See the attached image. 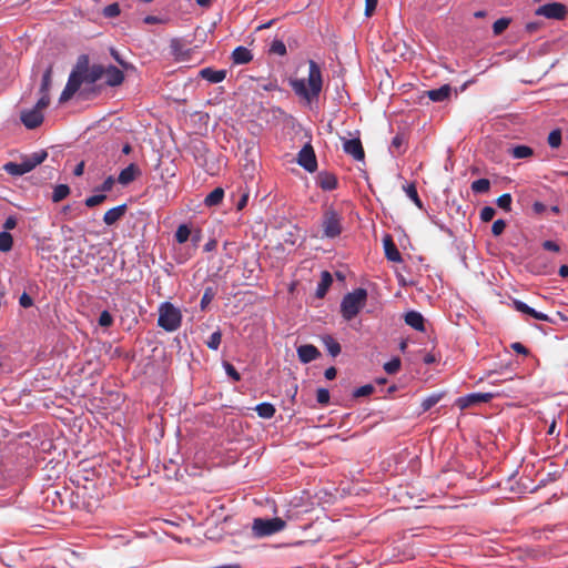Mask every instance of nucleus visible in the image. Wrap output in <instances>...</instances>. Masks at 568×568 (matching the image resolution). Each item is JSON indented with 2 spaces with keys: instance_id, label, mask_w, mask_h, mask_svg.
I'll list each match as a JSON object with an SVG mask.
<instances>
[{
  "instance_id": "obj_1",
  "label": "nucleus",
  "mask_w": 568,
  "mask_h": 568,
  "mask_svg": "<svg viewBox=\"0 0 568 568\" xmlns=\"http://www.w3.org/2000/svg\"><path fill=\"white\" fill-rule=\"evenodd\" d=\"M293 91L307 102L317 99L323 88L321 67L314 61H308L307 79H295L291 81Z\"/></svg>"
},
{
  "instance_id": "obj_2",
  "label": "nucleus",
  "mask_w": 568,
  "mask_h": 568,
  "mask_svg": "<svg viewBox=\"0 0 568 568\" xmlns=\"http://www.w3.org/2000/svg\"><path fill=\"white\" fill-rule=\"evenodd\" d=\"M367 291L363 287L355 288L353 292L344 295L341 302V314L345 321L355 318L362 308L366 305Z\"/></svg>"
},
{
  "instance_id": "obj_3",
  "label": "nucleus",
  "mask_w": 568,
  "mask_h": 568,
  "mask_svg": "<svg viewBox=\"0 0 568 568\" xmlns=\"http://www.w3.org/2000/svg\"><path fill=\"white\" fill-rule=\"evenodd\" d=\"M48 156L47 151L34 152L33 154L22 159L20 163L8 162L3 165V170L14 176L23 175L32 171L37 165L41 164Z\"/></svg>"
},
{
  "instance_id": "obj_4",
  "label": "nucleus",
  "mask_w": 568,
  "mask_h": 568,
  "mask_svg": "<svg viewBox=\"0 0 568 568\" xmlns=\"http://www.w3.org/2000/svg\"><path fill=\"white\" fill-rule=\"evenodd\" d=\"M182 323L181 311L170 302H164L159 307L158 325L166 332L176 331Z\"/></svg>"
},
{
  "instance_id": "obj_5",
  "label": "nucleus",
  "mask_w": 568,
  "mask_h": 568,
  "mask_svg": "<svg viewBox=\"0 0 568 568\" xmlns=\"http://www.w3.org/2000/svg\"><path fill=\"white\" fill-rule=\"evenodd\" d=\"M342 220V215L335 209L327 207L321 219V237L335 239L339 236L343 231Z\"/></svg>"
},
{
  "instance_id": "obj_6",
  "label": "nucleus",
  "mask_w": 568,
  "mask_h": 568,
  "mask_svg": "<svg viewBox=\"0 0 568 568\" xmlns=\"http://www.w3.org/2000/svg\"><path fill=\"white\" fill-rule=\"evenodd\" d=\"M286 527L285 520L280 517L266 519L255 518L252 524L253 535L257 538L272 536L282 531Z\"/></svg>"
},
{
  "instance_id": "obj_7",
  "label": "nucleus",
  "mask_w": 568,
  "mask_h": 568,
  "mask_svg": "<svg viewBox=\"0 0 568 568\" xmlns=\"http://www.w3.org/2000/svg\"><path fill=\"white\" fill-rule=\"evenodd\" d=\"M88 57L81 55L78 61L77 69L81 71L84 82L94 83L104 75V67L102 64H92L91 67H88Z\"/></svg>"
},
{
  "instance_id": "obj_8",
  "label": "nucleus",
  "mask_w": 568,
  "mask_h": 568,
  "mask_svg": "<svg viewBox=\"0 0 568 568\" xmlns=\"http://www.w3.org/2000/svg\"><path fill=\"white\" fill-rule=\"evenodd\" d=\"M82 82H84V81H83L81 71H79L78 69L72 71L71 74L69 75L68 82L59 98V102L60 103L68 102L75 94V92L80 89Z\"/></svg>"
},
{
  "instance_id": "obj_9",
  "label": "nucleus",
  "mask_w": 568,
  "mask_h": 568,
  "mask_svg": "<svg viewBox=\"0 0 568 568\" xmlns=\"http://www.w3.org/2000/svg\"><path fill=\"white\" fill-rule=\"evenodd\" d=\"M297 163L306 171L313 173L317 169V160L313 146L307 143L297 154Z\"/></svg>"
},
{
  "instance_id": "obj_10",
  "label": "nucleus",
  "mask_w": 568,
  "mask_h": 568,
  "mask_svg": "<svg viewBox=\"0 0 568 568\" xmlns=\"http://www.w3.org/2000/svg\"><path fill=\"white\" fill-rule=\"evenodd\" d=\"M494 395L491 393H473L468 394L466 396L459 397L456 400V405L460 409H466L470 406L480 404V403H488L493 399Z\"/></svg>"
},
{
  "instance_id": "obj_11",
  "label": "nucleus",
  "mask_w": 568,
  "mask_h": 568,
  "mask_svg": "<svg viewBox=\"0 0 568 568\" xmlns=\"http://www.w3.org/2000/svg\"><path fill=\"white\" fill-rule=\"evenodd\" d=\"M536 14L544 16L548 19H562L566 14V7L559 2H551L540 6L536 10Z\"/></svg>"
},
{
  "instance_id": "obj_12",
  "label": "nucleus",
  "mask_w": 568,
  "mask_h": 568,
  "mask_svg": "<svg viewBox=\"0 0 568 568\" xmlns=\"http://www.w3.org/2000/svg\"><path fill=\"white\" fill-rule=\"evenodd\" d=\"M20 120L27 129L33 130L42 124L43 114L38 109L32 108L23 110L20 114Z\"/></svg>"
},
{
  "instance_id": "obj_13",
  "label": "nucleus",
  "mask_w": 568,
  "mask_h": 568,
  "mask_svg": "<svg viewBox=\"0 0 568 568\" xmlns=\"http://www.w3.org/2000/svg\"><path fill=\"white\" fill-rule=\"evenodd\" d=\"M343 150L356 161H364L365 159V151L358 138L351 140L344 139Z\"/></svg>"
},
{
  "instance_id": "obj_14",
  "label": "nucleus",
  "mask_w": 568,
  "mask_h": 568,
  "mask_svg": "<svg viewBox=\"0 0 568 568\" xmlns=\"http://www.w3.org/2000/svg\"><path fill=\"white\" fill-rule=\"evenodd\" d=\"M105 84L109 87H119L124 81V73L114 65L104 67Z\"/></svg>"
},
{
  "instance_id": "obj_15",
  "label": "nucleus",
  "mask_w": 568,
  "mask_h": 568,
  "mask_svg": "<svg viewBox=\"0 0 568 568\" xmlns=\"http://www.w3.org/2000/svg\"><path fill=\"white\" fill-rule=\"evenodd\" d=\"M298 359L304 363H311L321 356L320 351L312 344L301 345L297 348Z\"/></svg>"
},
{
  "instance_id": "obj_16",
  "label": "nucleus",
  "mask_w": 568,
  "mask_h": 568,
  "mask_svg": "<svg viewBox=\"0 0 568 568\" xmlns=\"http://www.w3.org/2000/svg\"><path fill=\"white\" fill-rule=\"evenodd\" d=\"M385 256L388 261L400 263L403 261L402 255L394 243L390 235H386L383 240Z\"/></svg>"
},
{
  "instance_id": "obj_17",
  "label": "nucleus",
  "mask_w": 568,
  "mask_h": 568,
  "mask_svg": "<svg viewBox=\"0 0 568 568\" xmlns=\"http://www.w3.org/2000/svg\"><path fill=\"white\" fill-rule=\"evenodd\" d=\"M128 206L126 204H121L115 207L108 210L103 215V222L106 225H113L118 221H120L126 213Z\"/></svg>"
},
{
  "instance_id": "obj_18",
  "label": "nucleus",
  "mask_w": 568,
  "mask_h": 568,
  "mask_svg": "<svg viewBox=\"0 0 568 568\" xmlns=\"http://www.w3.org/2000/svg\"><path fill=\"white\" fill-rule=\"evenodd\" d=\"M514 307L516 311L520 312V313H524V314H527V315H530L531 317L536 318V320H539V321H544V322H550V318L547 314H544L541 312H537L536 310H534L532 307L528 306L526 303L521 302V301H518V300H515L514 301Z\"/></svg>"
},
{
  "instance_id": "obj_19",
  "label": "nucleus",
  "mask_w": 568,
  "mask_h": 568,
  "mask_svg": "<svg viewBox=\"0 0 568 568\" xmlns=\"http://www.w3.org/2000/svg\"><path fill=\"white\" fill-rule=\"evenodd\" d=\"M405 323L418 332H425V320L419 312L409 311L404 316Z\"/></svg>"
},
{
  "instance_id": "obj_20",
  "label": "nucleus",
  "mask_w": 568,
  "mask_h": 568,
  "mask_svg": "<svg viewBox=\"0 0 568 568\" xmlns=\"http://www.w3.org/2000/svg\"><path fill=\"white\" fill-rule=\"evenodd\" d=\"M253 60V54L247 48L240 45L232 52V61L234 64H246Z\"/></svg>"
},
{
  "instance_id": "obj_21",
  "label": "nucleus",
  "mask_w": 568,
  "mask_h": 568,
  "mask_svg": "<svg viewBox=\"0 0 568 568\" xmlns=\"http://www.w3.org/2000/svg\"><path fill=\"white\" fill-rule=\"evenodd\" d=\"M317 184L324 191H333L337 187V179L328 172H321L317 175Z\"/></svg>"
},
{
  "instance_id": "obj_22",
  "label": "nucleus",
  "mask_w": 568,
  "mask_h": 568,
  "mask_svg": "<svg viewBox=\"0 0 568 568\" xmlns=\"http://www.w3.org/2000/svg\"><path fill=\"white\" fill-rule=\"evenodd\" d=\"M200 77L211 83H220L226 77V70H214L212 68H204L200 71Z\"/></svg>"
},
{
  "instance_id": "obj_23",
  "label": "nucleus",
  "mask_w": 568,
  "mask_h": 568,
  "mask_svg": "<svg viewBox=\"0 0 568 568\" xmlns=\"http://www.w3.org/2000/svg\"><path fill=\"white\" fill-rule=\"evenodd\" d=\"M138 174L139 168L134 163H131L120 172L118 176V182L122 185H126L134 181Z\"/></svg>"
},
{
  "instance_id": "obj_24",
  "label": "nucleus",
  "mask_w": 568,
  "mask_h": 568,
  "mask_svg": "<svg viewBox=\"0 0 568 568\" xmlns=\"http://www.w3.org/2000/svg\"><path fill=\"white\" fill-rule=\"evenodd\" d=\"M452 94V87L444 84L438 89L427 91V97L434 102H443L447 100Z\"/></svg>"
},
{
  "instance_id": "obj_25",
  "label": "nucleus",
  "mask_w": 568,
  "mask_h": 568,
  "mask_svg": "<svg viewBox=\"0 0 568 568\" xmlns=\"http://www.w3.org/2000/svg\"><path fill=\"white\" fill-rule=\"evenodd\" d=\"M332 283H333V277H332L331 273L327 271H323L321 274V281L317 284L316 297L323 298L326 295Z\"/></svg>"
},
{
  "instance_id": "obj_26",
  "label": "nucleus",
  "mask_w": 568,
  "mask_h": 568,
  "mask_svg": "<svg viewBox=\"0 0 568 568\" xmlns=\"http://www.w3.org/2000/svg\"><path fill=\"white\" fill-rule=\"evenodd\" d=\"M322 342L331 356L336 357L341 353L342 348L339 343L331 335H324Z\"/></svg>"
},
{
  "instance_id": "obj_27",
  "label": "nucleus",
  "mask_w": 568,
  "mask_h": 568,
  "mask_svg": "<svg viewBox=\"0 0 568 568\" xmlns=\"http://www.w3.org/2000/svg\"><path fill=\"white\" fill-rule=\"evenodd\" d=\"M407 141L403 133L396 134L390 143V150L393 153H396L397 155H400L405 152V145Z\"/></svg>"
},
{
  "instance_id": "obj_28",
  "label": "nucleus",
  "mask_w": 568,
  "mask_h": 568,
  "mask_svg": "<svg viewBox=\"0 0 568 568\" xmlns=\"http://www.w3.org/2000/svg\"><path fill=\"white\" fill-rule=\"evenodd\" d=\"M255 412L260 417L270 419L274 417L276 409L271 403H261L255 407Z\"/></svg>"
},
{
  "instance_id": "obj_29",
  "label": "nucleus",
  "mask_w": 568,
  "mask_h": 568,
  "mask_svg": "<svg viewBox=\"0 0 568 568\" xmlns=\"http://www.w3.org/2000/svg\"><path fill=\"white\" fill-rule=\"evenodd\" d=\"M223 197H224L223 189L216 187L206 195L204 202L207 206H214V205L220 204L222 202Z\"/></svg>"
},
{
  "instance_id": "obj_30",
  "label": "nucleus",
  "mask_w": 568,
  "mask_h": 568,
  "mask_svg": "<svg viewBox=\"0 0 568 568\" xmlns=\"http://www.w3.org/2000/svg\"><path fill=\"white\" fill-rule=\"evenodd\" d=\"M52 72H53V67L50 64L42 75L40 93L49 94L51 84H52Z\"/></svg>"
},
{
  "instance_id": "obj_31",
  "label": "nucleus",
  "mask_w": 568,
  "mask_h": 568,
  "mask_svg": "<svg viewBox=\"0 0 568 568\" xmlns=\"http://www.w3.org/2000/svg\"><path fill=\"white\" fill-rule=\"evenodd\" d=\"M70 194V187L67 184H58L53 189L52 201L54 203L61 202Z\"/></svg>"
},
{
  "instance_id": "obj_32",
  "label": "nucleus",
  "mask_w": 568,
  "mask_h": 568,
  "mask_svg": "<svg viewBox=\"0 0 568 568\" xmlns=\"http://www.w3.org/2000/svg\"><path fill=\"white\" fill-rule=\"evenodd\" d=\"M403 189H404L405 193L407 194V196L416 204V206L418 209H422L423 203L419 199L415 183H409L407 185H404Z\"/></svg>"
},
{
  "instance_id": "obj_33",
  "label": "nucleus",
  "mask_w": 568,
  "mask_h": 568,
  "mask_svg": "<svg viewBox=\"0 0 568 568\" xmlns=\"http://www.w3.org/2000/svg\"><path fill=\"white\" fill-rule=\"evenodd\" d=\"M474 193H487L490 189V181L488 179H478L470 185Z\"/></svg>"
},
{
  "instance_id": "obj_34",
  "label": "nucleus",
  "mask_w": 568,
  "mask_h": 568,
  "mask_svg": "<svg viewBox=\"0 0 568 568\" xmlns=\"http://www.w3.org/2000/svg\"><path fill=\"white\" fill-rule=\"evenodd\" d=\"M534 153L532 149L527 145H517L511 149V155L515 159H526L531 156Z\"/></svg>"
},
{
  "instance_id": "obj_35",
  "label": "nucleus",
  "mask_w": 568,
  "mask_h": 568,
  "mask_svg": "<svg viewBox=\"0 0 568 568\" xmlns=\"http://www.w3.org/2000/svg\"><path fill=\"white\" fill-rule=\"evenodd\" d=\"M13 245V237L9 232L0 233V252H9Z\"/></svg>"
},
{
  "instance_id": "obj_36",
  "label": "nucleus",
  "mask_w": 568,
  "mask_h": 568,
  "mask_svg": "<svg viewBox=\"0 0 568 568\" xmlns=\"http://www.w3.org/2000/svg\"><path fill=\"white\" fill-rule=\"evenodd\" d=\"M191 235V230L186 224H181L175 232V240L178 243H185Z\"/></svg>"
},
{
  "instance_id": "obj_37",
  "label": "nucleus",
  "mask_w": 568,
  "mask_h": 568,
  "mask_svg": "<svg viewBox=\"0 0 568 568\" xmlns=\"http://www.w3.org/2000/svg\"><path fill=\"white\" fill-rule=\"evenodd\" d=\"M221 341H222V333L220 329H217L211 334V336L206 341V346L210 349L216 351L221 345Z\"/></svg>"
},
{
  "instance_id": "obj_38",
  "label": "nucleus",
  "mask_w": 568,
  "mask_h": 568,
  "mask_svg": "<svg viewBox=\"0 0 568 568\" xmlns=\"http://www.w3.org/2000/svg\"><path fill=\"white\" fill-rule=\"evenodd\" d=\"M215 296V290L211 286L206 287L203 292L202 298H201V310H205L207 305L213 301Z\"/></svg>"
},
{
  "instance_id": "obj_39",
  "label": "nucleus",
  "mask_w": 568,
  "mask_h": 568,
  "mask_svg": "<svg viewBox=\"0 0 568 568\" xmlns=\"http://www.w3.org/2000/svg\"><path fill=\"white\" fill-rule=\"evenodd\" d=\"M511 202L513 197L509 193L501 194L496 201L498 207L505 210L506 212L511 211Z\"/></svg>"
},
{
  "instance_id": "obj_40",
  "label": "nucleus",
  "mask_w": 568,
  "mask_h": 568,
  "mask_svg": "<svg viewBox=\"0 0 568 568\" xmlns=\"http://www.w3.org/2000/svg\"><path fill=\"white\" fill-rule=\"evenodd\" d=\"M510 20L508 18H500L496 20L493 24L494 34H501L509 26Z\"/></svg>"
},
{
  "instance_id": "obj_41",
  "label": "nucleus",
  "mask_w": 568,
  "mask_h": 568,
  "mask_svg": "<svg viewBox=\"0 0 568 568\" xmlns=\"http://www.w3.org/2000/svg\"><path fill=\"white\" fill-rule=\"evenodd\" d=\"M440 400V395L432 394L425 399H423L420 406L423 412L429 410L433 406H435Z\"/></svg>"
},
{
  "instance_id": "obj_42",
  "label": "nucleus",
  "mask_w": 568,
  "mask_h": 568,
  "mask_svg": "<svg viewBox=\"0 0 568 568\" xmlns=\"http://www.w3.org/2000/svg\"><path fill=\"white\" fill-rule=\"evenodd\" d=\"M400 359L398 357H394L389 362L384 364V369L387 374H396L400 368Z\"/></svg>"
},
{
  "instance_id": "obj_43",
  "label": "nucleus",
  "mask_w": 568,
  "mask_h": 568,
  "mask_svg": "<svg viewBox=\"0 0 568 568\" xmlns=\"http://www.w3.org/2000/svg\"><path fill=\"white\" fill-rule=\"evenodd\" d=\"M270 52L283 57L286 54V45L282 40H274L271 44Z\"/></svg>"
},
{
  "instance_id": "obj_44",
  "label": "nucleus",
  "mask_w": 568,
  "mask_h": 568,
  "mask_svg": "<svg viewBox=\"0 0 568 568\" xmlns=\"http://www.w3.org/2000/svg\"><path fill=\"white\" fill-rule=\"evenodd\" d=\"M106 200V195L103 193L94 194L85 199L84 203L88 207H94Z\"/></svg>"
},
{
  "instance_id": "obj_45",
  "label": "nucleus",
  "mask_w": 568,
  "mask_h": 568,
  "mask_svg": "<svg viewBox=\"0 0 568 568\" xmlns=\"http://www.w3.org/2000/svg\"><path fill=\"white\" fill-rule=\"evenodd\" d=\"M547 141L550 148H558L561 144V132L559 130L551 131L548 135Z\"/></svg>"
},
{
  "instance_id": "obj_46",
  "label": "nucleus",
  "mask_w": 568,
  "mask_h": 568,
  "mask_svg": "<svg viewBox=\"0 0 568 568\" xmlns=\"http://www.w3.org/2000/svg\"><path fill=\"white\" fill-rule=\"evenodd\" d=\"M170 48L175 57H181L184 54V44L180 39H172L170 42Z\"/></svg>"
},
{
  "instance_id": "obj_47",
  "label": "nucleus",
  "mask_w": 568,
  "mask_h": 568,
  "mask_svg": "<svg viewBox=\"0 0 568 568\" xmlns=\"http://www.w3.org/2000/svg\"><path fill=\"white\" fill-rule=\"evenodd\" d=\"M374 389L375 388L373 385L367 384V385L356 388L353 393V396L354 397H365V396L371 395L374 392Z\"/></svg>"
},
{
  "instance_id": "obj_48",
  "label": "nucleus",
  "mask_w": 568,
  "mask_h": 568,
  "mask_svg": "<svg viewBox=\"0 0 568 568\" xmlns=\"http://www.w3.org/2000/svg\"><path fill=\"white\" fill-rule=\"evenodd\" d=\"M121 10L118 3H111L103 9V14L106 18H114L120 14Z\"/></svg>"
},
{
  "instance_id": "obj_49",
  "label": "nucleus",
  "mask_w": 568,
  "mask_h": 568,
  "mask_svg": "<svg viewBox=\"0 0 568 568\" xmlns=\"http://www.w3.org/2000/svg\"><path fill=\"white\" fill-rule=\"evenodd\" d=\"M113 324V317L108 311L101 312L99 316V325L102 327H110Z\"/></svg>"
},
{
  "instance_id": "obj_50",
  "label": "nucleus",
  "mask_w": 568,
  "mask_h": 568,
  "mask_svg": "<svg viewBox=\"0 0 568 568\" xmlns=\"http://www.w3.org/2000/svg\"><path fill=\"white\" fill-rule=\"evenodd\" d=\"M496 211L491 206H485L480 211V220L483 222H489L494 219Z\"/></svg>"
},
{
  "instance_id": "obj_51",
  "label": "nucleus",
  "mask_w": 568,
  "mask_h": 568,
  "mask_svg": "<svg viewBox=\"0 0 568 568\" xmlns=\"http://www.w3.org/2000/svg\"><path fill=\"white\" fill-rule=\"evenodd\" d=\"M506 229V222L501 219L496 220L491 226V233L494 236H499Z\"/></svg>"
},
{
  "instance_id": "obj_52",
  "label": "nucleus",
  "mask_w": 568,
  "mask_h": 568,
  "mask_svg": "<svg viewBox=\"0 0 568 568\" xmlns=\"http://www.w3.org/2000/svg\"><path fill=\"white\" fill-rule=\"evenodd\" d=\"M317 403L321 405H327L329 402V392L326 388H318L316 393Z\"/></svg>"
},
{
  "instance_id": "obj_53",
  "label": "nucleus",
  "mask_w": 568,
  "mask_h": 568,
  "mask_svg": "<svg viewBox=\"0 0 568 568\" xmlns=\"http://www.w3.org/2000/svg\"><path fill=\"white\" fill-rule=\"evenodd\" d=\"M114 185V179L113 176H108L103 183L97 187V191L105 194L106 192H110L113 189Z\"/></svg>"
},
{
  "instance_id": "obj_54",
  "label": "nucleus",
  "mask_w": 568,
  "mask_h": 568,
  "mask_svg": "<svg viewBox=\"0 0 568 568\" xmlns=\"http://www.w3.org/2000/svg\"><path fill=\"white\" fill-rule=\"evenodd\" d=\"M224 368H225V372L226 374L234 381V382H239L241 379V375L240 373L235 369V367L229 363V362H224Z\"/></svg>"
},
{
  "instance_id": "obj_55",
  "label": "nucleus",
  "mask_w": 568,
  "mask_h": 568,
  "mask_svg": "<svg viewBox=\"0 0 568 568\" xmlns=\"http://www.w3.org/2000/svg\"><path fill=\"white\" fill-rule=\"evenodd\" d=\"M40 94H41V97L33 108L38 109L40 112H42V110L45 109L50 104V95L48 93H40Z\"/></svg>"
},
{
  "instance_id": "obj_56",
  "label": "nucleus",
  "mask_w": 568,
  "mask_h": 568,
  "mask_svg": "<svg viewBox=\"0 0 568 568\" xmlns=\"http://www.w3.org/2000/svg\"><path fill=\"white\" fill-rule=\"evenodd\" d=\"M110 53L112 55V58L124 69V70H128L130 68H132V65L130 63H128L126 61H124L121 55L119 54V52L115 50V49H111L110 50Z\"/></svg>"
},
{
  "instance_id": "obj_57",
  "label": "nucleus",
  "mask_w": 568,
  "mask_h": 568,
  "mask_svg": "<svg viewBox=\"0 0 568 568\" xmlns=\"http://www.w3.org/2000/svg\"><path fill=\"white\" fill-rule=\"evenodd\" d=\"M19 304L21 307L23 308H28V307H31L33 305V300L32 297L27 294L26 292L21 294L20 298H19Z\"/></svg>"
},
{
  "instance_id": "obj_58",
  "label": "nucleus",
  "mask_w": 568,
  "mask_h": 568,
  "mask_svg": "<svg viewBox=\"0 0 568 568\" xmlns=\"http://www.w3.org/2000/svg\"><path fill=\"white\" fill-rule=\"evenodd\" d=\"M378 0H365V14L367 17L372 16L377 7Z\"/></svg>"
},
{
  "instance_id": "obj_59",
  "label": "nucleus",
  "mask_w": 568,
  "mask_h": 568,
  "mask_svg": "<svg viewBox=\"0 0 568 568\" xmlns=\"http://www.w3.org/2000/svg\"><path fill=\"white\" fill-rule=\"evenodd\" d=\"M511 349L515 351L516 353L518 354H521V355H525L527 356L529 354V351L526 346H524L521 343L519 342H515L510 345Z\"/></svg>"
},
{
  "instance_id": "obj_60",
  "label": "nucleus",
  "mask_w": 568,
  "mask_h": 568,
  "mask_svg": "<svg viewBox=\"0 0 568 568\" xmlns=\"http://www.w3.org/2000/svg\"><path fill=\"white\" fill-rule=\"evenodd\" d=\"M542 247L551 252H559L560 250L559 245L556 242L549 240L542 243Z\"/></svg>"
},
{
  "instance_id": "obj_61",
  "label": "nucleus",
  "mask_w": 568,
  "mask_h": 568,
  "mask_svg": "<svg viewBox=\"0 0 568 568\" xmlns=\"http://www.w3.org/2000/svg\"><path fill=\"white\" fill-rule=\"evenodd\" d=\"M143 22L145 24H159V23H163V20L156 16H146L143 19Z\"/></svg>"
},
{
  "instance_id": "obj_62",
  "label": "nucleus",
  "mask_w": 568,
  "mask_h": 568,
  "mask_svg": "<svg viewBox=\"0 0 568 568\" xmlns=\"http://www.w3.org/2000/svg\"><path fill=\"white\" fill-rule=\"evenodd\" d=\"M532 210L536 214H542L546 211V205L541 202H535L532 204Z\"/></svg>"
},
{
  "instance_id": "obj_63",
  "label": "nucleus",
  "mask_w": 568,
  "mask_h": 568,
  "mask_svg": "<svg viewBox=\"0 0 568 568\" xmlns=\"http://www.w3.org/2000/svg\"><path fill=\"white\" fill-rule=\"evenodd\" d=\"M16 225H17V221H16V219H14V217H12V216H10V217H8V219L6 220V222H4V224H3V227H4L6 230H12V229H14V227H16Z\"/></svg>"
},
{
  "instance_id": "obj_64",
  "label": "nucleus",
  "mask_w": 568,
  "mask_h": 568,
  "mask_svg": "<svg viewBox=\"0 0 568 568\" xmlns=\"http://www.w3.org/2000/svg\"><path fill=\"white\" fill-rule=\"evenodd\" d=\"M84 166H85L84 161H81L80 163H78L77 166L73 170V174L75 176H81L83 174V172H84Z\"/></svg>"
}]
</instances>
